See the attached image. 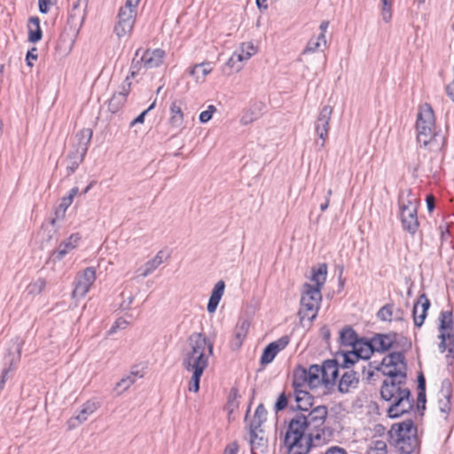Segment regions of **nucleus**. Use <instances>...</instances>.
I'll list each match as a JSON object with an SVG mask.
<instances>
[{
	"label": "nucleus",
	"mask_w": 454,
	"mask_h": 454,
	"mask_svg": "<svg viewBox=\"0 0 454 454\" xmlns=\"http://www.w3.org/2000/svg\"><path fill=\"white\" fill-rule=\"evenodd\" d=\"M37 51V49L36 48H32L30 51H28L27 52V55H26V62H27V65L29 66V67H33V63L31 60H35L37 59L38 58V55L36 53Z\"/></svg>",
	"instance_id": "obj_56"
},
{
	"label": "nucleus",
	"mask_w": 454,
	"mask_h": 454,
	"mask_svg": "<svg viewBox=\"0 0 454 454\" xmlns=\"http://www.w3.org/2000/svg\"><path fill=\"white\" fill-rule=\"evenodd\" d=\"M389 434L395 442L406 439L407 436L417 434V429L414 427L413 421L407 419L402 423L393 425Z\"/></svg>",
	"instance_id": "obj_11"
},
{
	"label": "nucleus",
	"mask_w": 454,
	"mask_h": 454,
	"mask_svg": "<svg viewBox=\"0 0 454 454\" xmlns=\"http://www.w3.org/2000/svg\"><path fill=\"white\" fill-rule=\"evenodd\" d=\"M91 129H82L75 135L76 144L69 152L68 165L67 166V176H69L75 172L79 165L83 161L88 151V145L92 138Z\"/></svg>",
	"instance_id": "obj_5"
},
{
	"label": "nucleus",
	"mask_w": 454,
	"mask_h": 454,
	"mask_svg": "<svg viewBox=\"0 0 454 454\" xmlns=\"http://www.w3.org/2000/svg\"><path fill=\"white\" fill-rule=\"evenodd\" d=\"M290 339L287 335L282 336L278 340L273 341V345L276 347L277 351L280 352L283 350L289 343Z\"/></svg>",
	"instance_id": "obj_54"
},
{
	"label": "nucleus",
	"mask_w": 454,
	"mask_h": 454,
	"mask_svg": "<svg viewBox=\"0 0 454 454\" xmlns=\"http://www.w3.org/2000/svg\"><path fill=\"white\" fill-rule=\"evenodd\" d=\"M372 353L374 350L369 340H360L351 351L342 353L338 359H341L342 369H348L351 365L359 363L360 360L366 363Z\"/></svg>",
	"instance_id": "obj_7"
},
{
	"label": "nucleus",
	"mask_w": 454,
	"mask_h": 454,
	"mask_svg": "<svg viewBox=\"0 0 454 454\" xmlns=\"http://www.w3.org/2000/svg\"><path fill=\"white\" fill-rule=\"evenodd\" d=\"M132 319V314H125V316L118 317L108 330L107 334H114L119 330L125 329L131 323Z\"/></svg>",
	"instance_id": "obj_41"
},
{
	"label": "nucleus",
	"mask_w": 454,
	"mask_h": 454,
	"mask_svg": "<svg viewBox=\"0 0 454 454\" xmlns=\"http://www.w3.org/2000/svg\"><path fill=\"white\" fill-rule=\"evenodd\" d=\"M321 301V289L313 287L312 285L305 283L300 301L301 308L307 311L315 310L317 312Z\"/></svg>",
	"instance_id": "obj_8"
},
{
	"label": "nucleus",
	"mask_w": 454,
	"mask_h": 454,
	"mask_svg": "<svg viewBox=\"0 0 454 454\" xmlns=\"http://www.w3.org/2000/svg\"><path fill=\"white\" fill-rule=\"evenodd\" d=\"M163 262V251H159L157 254L150 261L145 262L143 267L141 276L143 278L152 274Z\"/></svg>",
	"instance_id": "obj_37"
},
{
	"label": "nucleus",
	"mask_w": 454,
	"mask_h": 454,
	"mask_svg": "<svg viewBox=\"0 0 454 454\" xmlns=\"http://www.w3.org/2000/svg\"><path fill=\"white\" fill-rule=\"evenodd\" d=\"M182 101L175 100L170 106L169 122L173 127L180 128L184 122V113L182 110Z\"/></svg>",
	"instance_id": "obj_29"
},
{
	"label": "nucleus",
	"mask_w": 454,
	"mask_h": 454,
	"mask_svg": "<svg viewBox=\"0 0 454 454\" xmlns=\"http://www.w3.org/2000/svg\"><path fill=\"white\" fill-rule=\"evenodd\" d=\"M214 343L202 333H192L188 340V348L184 353L182 364L189 372H204L208 359L213 356Z\"/></svg>",
	"instance_id": "obj_4"
},
{
	"label": "nucleus",
	"mask_w": 454,
	"mask_h": 454,
	"mask_svg": "<svg viewBox=\"0 0 454 454\" xmlns=\"http://www.w3.org/2000/svg\"><path fill=\"white\" fill-rule=\"evenodd\" d=\"M327 414L325 405H317L307 414H296L289 422L285 437L287 454H307L312 445L325 442L332 434L325 427Z\"/></svg>",
	"instance_id": "obj_1"
},
{
	"label": "nucleus",
	"mask_w": 454,
	"mask_h": 454,
	"mask_svg": "<svg viewBox=\"0 0 454 454\" xmlns=\"http://www.w3.org/2000/svg\"><path fill=\"white\" fill-rule=\"evenodd\" d=\"M288 403V396L286 395L285 392L281 393L275 403V411L276 412H278L280 411H283Z\"/></svg>",
	"instance_id": "obj_50"
},
{
	"label": "nucleus",
	"mask_w": 454,
	"mask_h": 454,
	"mask_svg": "<svg viewBox=\"0 0 454 454\" xmlns=\"http://www.w3.org/2000/svg\"><path fill=\"white\" fill-rule=\"evenodd\" d=\"M121 296L123 299H125V297L128 299V303H126L125 300L121 302V309H123V310L129 309L130 308L129 306L132 302V300H133L132 294H127L125 292H122Z\"/></svg>",
	"instance_id": "obj_60"
},
{
	"label": "nucleus",
	"mask_w": 454,
	"mask_h": 454,
	"mask_svg": "<svg viewBox=\"0 0 454 454\" xmlns=\"http://www.w3.org/2000/svg\"><path fill=\"white\" fill-rule=\"evenodd\" d=\"M383 374L387 376L381 386L380 395L386 401H393L387 410L390 418H397L413 407V399L411 391L405 387L406 372L382 370Z\"/></svg>",
	"instance_id": "obj_2"
},
{
	"label": "nucleus",
	"mask_w": 454,
	"mask_h": 454,
	"mask_svg": "<svg viewBox=\"0 0 454 454\" xmlns=\"http://www.w3.org/2000/svg\"><path fill=\"white\" fill-rule=\"evenodd\" d=\"M225 284L223 280L218 281L211 293L209 301L207 302V312H215L223 294Z\"/></svg>",
	"instance_id": "obj_25"
},
{
	"label": "nucleus",
	"mask_w": 454,
	"mask_h": 454,
	"mask_svg": "<svg viewBox=\"0 0 454 454\" xmlns=\"http://www.w3.org/2000/svg\"><path fill=\"white\" fill-rule=\"evenodd\" d=\"M451 384L447 379L442 381L441 390L439 392L438 406L441 412L445 417L450 411Z\"/></svg>",
	"instance_id": "obj_17"
},
{
	"label": "nucleus",
	"mask_w": 454,
	"mask_h": 454,
	"mask_svg": "<svg viewBox=\"0 0 454 454\" xmlns=\"http://www.w3.org/2000/svg\"><path fill=\"white\" fill-rule=\"evenodd\" d=\"M446 93L450 98V99L454 102V65H453V80H452L451 83L447 85Z\"/></svg>",
	"instance_id": "obj_64"
},
{
	"label": "nucleus",
	"mask_w": 454,
	"mask_h": 454,
	"mask_svg": "<svg viewBox=\"0 0 454 454\" xmlns=\"http://www.w3.org/2000/svg\"><path fill=\"white\" fill-rule=\"evenodd\" d=\"M95 280L96 269L94 267L86 268L83 272L75 278L74 288L72 293L73 297H84Z\"/></svg>",
	"instance_id": "obj_9"
},
{
	"label": "nucleus",
	"mask_w": 454,
	"mask_h": 454,
	"mask_svg": "<svg viewBox=\"0 0 454 454\" xmlns=\"http://www.w3.org/2000/svg\"><path fill=\"white\" fill-rule=\"evenodd\" d=\"M295 402L297 403V409L302 411H309L313 406V396L304 389H298L294 391Z\"/></svg>",
	"instance_id": "obj_26"
},
{
	"label": "nucleus",
	"mask_w": 454,
	"mask_h": 454,
	"mask_svg": "<svg viewBox=\"0 0 454 454\" xmlns=\"http://www.w3.org/2000/svg\"><path fill=\"white\" fill-rule=\"evenodd\" d=\"M249 327L250 320L248 318H239L234 329V339L231 343L232 349H239L241 347Z\"/></svg>",
	"instance_id": "obj_19"
},
{
	"label": "nucleus",
	"mask_w": 454,
	"mask_h": 454,
	"mask_svg": "<svg viewBox=\"0 0 454 454\" xmlns=\"http://www.w3.org/2000/svg\"><path fill=\"white\" fill-rule=\"evenodd\" d=\"M382 4V19L385 22H388L392 18L391 6L392 0H380Z\"/></svg>",
	"instance_id": "obj_48"
},
{
	"label": "nucleus",
	"mask_w": 454,
	"mask_h": 454,
	"mask_svg": "<svg viewBox=\"0 0 454 454\" xmlns=\"http://www.w3.org/2000/svg\"><path fill=\"white\" fill-rule=\"evenodd\" d=\"M87 5L88 0H77L74 2L69 12L68 20L74 22L75 20H80L82 22L85 19Z\"/></svg>",
	"instance_id": "obj_33"
},
{
	"label": "nucleus",
	"mask_w": 454,
	"mask_h": 454,
	"mask_svg": "<svg viewBox=\"0 0 454 454\" xmlns=\"http://www.w3.org/2000/svg\"><path fill=\"white\" fill-rule=\"evenodd\" d=\"M333 113V107L330 106H325L320 110L319 115L316 121L315 131L318 137L322 140L320 144L317 142L321 148L325 146V142L328 137L329 131V121Z\"/></svg>",
	"instance_id": "obj_10"
},
{
	"label": "nucleus",
	"mask_w": 454,
	"mask_h": 454,
	"mask_svg": "<svg viewBox=\"0 0 454 454\" xmlns=\"http://www.w3.org/2000/svg\"><path fill=\"white\" fill-rule=\"evenodd\" d=\"M97 409L98 405L94 402L89 401L83 403L79 412L68 420L69 428H74L85 422L89 416L93 414Z\"/></svg>",
	"instance_id": "obj_16"
},
{
	"label": "nucleus",
	"mask_w": 454,
	"mask_h": 454,
	"mask_svg": "<svg viewBox=\"0 0 454 454\" xmlns=\"http://www.w3.org/2000/svg\"><path fill=\"white\" fill-rule=\"evenodd\" d=\"M278 351H277L276 347L270 342L263 350L262 355L261 356V364H268L275 358Z\"/></svg>",
	"instance_id": "obj_44"
},
{
	"label": "nucleus",
	"mask_w": 454,
	"mask_h": 454,
	"mask_svg": "<svg viewBox=\"0 0 454 454\" xmlns=\"http://www.w3.org/2000/svg\"><path fill=\"white\" fill-rule=\"evenodd\" d=\"M320 42H317L316 39H310L303 52H314L320 47Z\"/></svg>",
	"instance_id": "obj_57"
},
{
	"label": "nucleus",
	"mask_w": 454,
	"mask_h": 454,
	"mask_svg": "<svg viewBox=\"0 0 454 454\" xmlns=\"http://www.w3.org/2000/svg\"><path fill=\"white\" fill-rule=\"evenodd\" d=\"M250 444L253 454H255L254 450H256L263 451L267 445V440L264 438L262 429H255L254 431L250 429Z\"/></svg>",
	"instance_id": "obj_30"
},
{
	"label": "nucleus",
	"mask_w": 454,
	"mask_h": 454,
	"mask_svg": "<svg viewBox=\"0 0 454 454\" xmlns=\"http://www.w3.org/2000/svg\"><path fill=\"white\" fill-rule=\"evenodd\" d=\"M414 325L418 327H420L427 316V314H412Z\"/></svg>",
	"instance_id": "obj_61"
},
{
	"label": "nucleus",
	"mask_w": 454,
	"mask_h": 454,
	"mask_svg": "<svg viewBox=\"0 0 454 454\" xmlns=\"http://www.w3.org/2000/svg\"><path fill=\"white\" fill-rule=\"evenodd\" d=\"M419 204V198L412 193L411 190H404L400 192L398 196L399 210L406 208H416L418 210Z\"/></svg>",
	"instance_id": "obj_23"
},
{
	"label": "nucleus",
	"mask_w": 454,
	"mask_h": 454,
	"mask_svg": "<svg viewBox=\"0 0 454 454\" xmlns=\"http://www.w3.org/2000/svg\"><path fill=\"white\" fill-rule=\"evenodd\" d=\"M243 60H245L243 53L234 52L228 59L227 66L238 72L242 68L240 63Z\"/></svg>",
	"instance_id": "obj_46"
},
{
	"label": "nucleus",
	"mask_w": 454,
	"mask_h": 454,
	"mask_svg": "<svg viewBox=\"0 0 454 454\" xmlns=\"http://www.w3.org/2000/svg\"><path fill=\"white\" fill-rule=\"evenodd\" d=\"M438 339L440 340L439 351L441 353L447 351V359H452L454 357V337H450L449 333H440Z\"/></svg>",
	"instance_id": "obj_31"
},
{
	"label": "nucleus",
	"mask_w": 454,
	"mask_h": 454,
	"mask_svg": "<svg viewBox=\"0 0 454 454\" xmlns=\"http://www.w3.org/2000/svg\"><path fill=\"white\" fill-rule=\"evenodd\" d=\"M141 51L142 49L139 48L135 52L130 65L129 75H128L129 78L135 77L140 72L141 68L144 67V58L142 55L140 56Z\"/></svg>",
	"instance_id": "obj_42"
},
{
	"label": "nucleus",
	"mask_w": 454,
	"mask_h": 454,
	"mask_svg": "<svg viewBox=\"0 0 454 454\" xmlns=\"http://www.w3.org/2000/svg\"><path fill=\"white\" fill-rule=\"evenodd\" d=\"M192 376L189 383V391L196 393L200 389V377L202 376L203 372H192Z\"/></svg>",
	"instance_id": "obj_49"
},
{
	"label": "nucleus",
	"mask_w": 454,
	"mask_h": 454,
	"mask_svg": "<svg viewBox=\"0 0 454 454\" xmlns=\"http://www.w3.org/2000/svg\"><path fill=\"white\" fill-rule=\"evenodd\" d=\"M51 0H38L39 12L43 14H46L50 11Z\"/></svg>",
	"instance_id": "obj_59"
},
{
	"label": "nucleus",
	"mask_w": 454,
	"mask_h": 454,
	"mask_svg": "<svg viewBox=\"0 0 454 454\" xmlns=\"http://www.w3.org/2000/svg\"><path fill=\"white\" fill-rule=\"evenodd\" d=\"M138 4L136 1L131 3V0H126L125 5L120 8L117 15V23L114 29L119 38L131 33L136 20Z\"/></svg>",
	"instance_id": "obj_6"
},
{
	"label": "nucleus",
	"mask_w": 454,
	"mask_h": 454,
	"mask_svg": "<svg viewBox=\"0 0 454 454\" xmlns=\"http://www.w3.org/2000/svg\"><path fill=\"white\" fill-rule=\"evenodd\" d=\"M142 56L144 58V67L145 69H152L162 64L165 52L161 49L146 50L143 51Z\"/></svg>",
	"instance_id": "obj_20"
},
{
	"label": "nucleus",
	"mask_w": 454,
	"mask_h": 454,
	"mask_svg": "<svg viewBox=\"0 0 454 454\" xmlns=\"http://www.w3.org/2000/svg\"><path fill=\"white\" fill-rule=\"evenodd\" d=\"M400 220L404 231L414 235L419 227L418 220V210L416 208H404L400 210Z\"/></svg>",
	"instance_id": "obj_12"
},
{
	"label": "nucleus",
	"mask_w": 454,
	"mask_h": 454,
	"mask_svg": "<svg viewBox=\"0 0 454 454\" xmlns=\"http://www.w3.org/2000/svg\"><path fill=\"white\" fill-rule=\"evenodd\" d=\"M46 284L47 282L44 278H39L35 281L30 283L27 290L30 294H39L44 290Z\"/></svg>",
	"instance_id": "obj_45"
},
{
	"label": "nucleus",
	"mask_w": 454,
	"mask_h": 454,
	"mask_svg": "<svg viewBox=\"0 0 454 454\" xmlns=\"http://www.w3.org/2000/svg\"><path fill=\"white\" fill-rule=\"evenodd\" d=\"M373 449L378 451V454H387V444L383 441H375L373 442Z\"/></svg>",
	"instance_id": "obj_58"
},
{
	"label": "nucleus",
	"mask_w": 454,
	"mask_h": 454,
	"mask_svg": "<svg viewBox=\"0 0 454 454\" xmlns=\"http://www.w3.org/2000/svg\"><path fill=\"white\" fill-rule=\"evenodd\" d=\"M325 454H348L347 451L339 446L330 447L326 450Z\"/></svg>",
	"instance_id": "obj_63"
},
{
	"label": "nucleus",
	"mask_w": 454,
	"mask_h": 454,
	"mask_svg": "<svg viewBox=\"0 0 454 454\" xmlns=\"http://www.w3.org/2000/svg\"><path fill=\"white\" fill-rule=\"evenodd\" d=\"M327 264L323 262L318 264L317 267H312L311 269V281L315 283L313 287H317L321 289V287L324 286L326 276H327Z\"/></svg>",
	"instance_id": "obj_28"
},
{
	"label": "nucleus",
	"mask_w": 454,
	"mask_h": 454,
	"mask_svg": "<svg viewBox=\"0 0 454 454\" xmlns=\"http://www.w3.org/2000/svg\"><path fill=\"white\" fill-rule=\"evenodd\" d=\"M417 141L430 151H441L446 138L436 130L434 111L429 104L420 106L416 121Z\"/></svg>",
	"instance_id": "obj_3"
},
{
	"label": "nucleus",
	"mask_w": 454,
	"mask_h": 454,
	"mask_svg": "<svg viewBox=\"0 0 454 454\" xmlns=\"http://www.w3.org/2000/svg\"><path fill=\"white\" fill-rule=\"evenodd\" d=\"M323 375V384L329 387L333 386L339 376V364L335 360H326L320 366Z\"/></svg>",
	"instance_id": "obj_14"
},
{
	"label": "nucleus",
	"mask_w": 454,
	"mask_h": 454,
	"mask_svg": "<svg viewBox=\"0 0 454 454\" xmlns=\"http://www.w3.org/2000/svg\"><path fill=\"white\" fill-rule=\"evenodd\" d=\"M211 71L212 68L209 67V63H200L191 67L189 74L199 81L200 78L204 79Z\"/></svg>",
	"instance_id": "obj_40"
},
{
	"label": "nucleus",
	"mask_w": 454,
	"mask_h": 454,
	"mask_svg": "<svg viewBox=\"0 0 454 454\" xmlns=\"http://www.w3.org/2000/svg\"><path fill=\"white\" fill-rule=\"evenodd\" d=\"M358 383V377L356 372L352 370L345 371L339 381V391L341 393H348L351 387H356Z\"/></svg>",
	"instance_id": "obj_24"
},
{
	"label": "nucleus",
	"mask_w": 454,
	"mask_h": 454,
	"mask_svg": "<svg viewBox=\"0 0 454 454\" xmlns=\"http://www.w3.org/2000/svg\"><path fill=\"white\" fill-rule=\"evenodd\" d=\"M419 307L421 308V312H427L429 309L430 301L424 294L419 295L417 301L414 302L411 312H418Z\"/></svg>",
	"instance_id": "obj_47"
},
{
	"label": "nucleus",
	"mask_w": 454,
	"mask_h": 454,
	"mask_svg": "<svg viewBox=\"0 0 454 454\" xmlns=\"http://www.w3.org/2000/svg\"><path fill=\"white\" fill-rule=\"evenodd\" d=\"M368 340L374 352H385L392 347L394 343V337L389 334L379 333Z\"/></svg>",
	"instance_id": "obj_22"
},
{
	"label": "nucleus",
	"mask_w": 454,
	"mask_h": 454,
	"mask_svg": "<svg viewBox=\"0 0 454 454\" xmlns=\"http://www.w3.org/2000/svg\"><path fill=\"white\" fill-rule=\"evenodd\" d=\"M239 450V445L236 442L228 444L224 450V454H237Z\"/></svg>",
	"instance_id": "obj_62"
},
{
	"label": "nucleus",
	"mask_w": 454,
	"mask_h": 454,
	"mask_svg": "<svg viewBox=\"0 0 454 454\" xmlns=\"http://www.w3.org/2000/svg\"><path fill=\"white\" fill-rule=\"evenodd\" d=\"M265 105L261 101L254 102L247 109H246L240 118L242 125H248L257 120L262 114Z\"/></svg>",
	"instance_id": "obj_21"
},
{
	"label": "nucleus",
	"mask_w": 454,
	"mask_h": 454,
	"mask_svg": "<svg viewBox=\"0 0 454 454\" xmlns=\"http://www.w3.org/2000/svg\"><path fill=\"white\" fill-rule=\"evenodd\" d=\"M71 204L70 198H62L59 207L55 209V217L51 220V225H54L58 219L65 217L66 211Z\"/></svg>",
	"instance_id": "obj_43"
},
{
	"label": "nucleus",
	"mask_w": 454,
	"mask_h": 454,
	"mask_svg": "<svg viewBox=\"0 0 454 454\" xmlns=\"http://www.w3.org/2000/svg\"><path fill=\"white\" fill-rule=\"evenodd\" d=\"M453 314H442L440 317L439 331L440 333H449L454 337V320Z\"/></svg>",
	"instance_id": "obj_38"
},
{
	"label": "nucleus",
	"mask_w": 454,
	"mask_h": 454,
	"mask_svg": "<svg viewBox=\"0 0 454 454\" xmlns=\"http://www.w3.org/2000/svg\"><path fill=\"white\" fill-rule=\"evenodd\" d=\"M81 237L78 233L72 234L68 239L62 241L59 247L51 253L53 261H60L72 249L76 247Z\"/></svg>",
	"instance_id": "obj_18"
},
{
	"label": "nucleus",
	"mask_w": 454,
	"mask_h": 454,
	"mask_svg": "<svg viewBox=\"0 0 454 454\" xmlns=\"http://www.w3.org/2000/svg\"><path fill=\"white\" fill-rule=\"evenodd\" d=\"M136 382V379L134 376H130L129 374L124 378H122L118 383L117 387H122L123 390H127L130 386H132Z\"/></svg>",
	"instance_id": "obj_53"
},
{
	"label": "nucleus",
	"mask_w": 454,
	"mask_h": 454,
	"mask_svg": "<svg viewBox=\"0 0 454 454\" xmlns=\"http://www.w3.org/2000/svg\"><path fill=\"white\" fill-rule=\"evenodd\" d=\"M383 370L391 372H405L406 364L404 363V356L401 352H393L386 356L381 363Z\"/></svg>",
	"instance_id": "obj_15"
},
{
	"label": "nucleus",
	"mask_w": 454,
	"mask_h": 454,
	"mask_svg": "<svg viewBox=\"0 0 454 454\" xmlns=\"http://www.w3.org/2000/svg\"><path fill=\"white\" fill-rule=\"evenodd\" d=\"M308 385V377L306 368L298 367L294 371L293 374V387L294 391L302 389L303 387Z\"/></svg>",
	"instance_id": "obj_36"
},
{
	"label": "nucleus",
	"mask_w": 454,
	"mask_h": 454,
	"mask_svg": "<svg viewBox=\"0 0 454 454\" xmlns=\"http://www.w3.org/2000/svg\"><path fill=\"white\" fill-rule=\"evenodd\" d=\"M395 443L402 453L411 454L415 450L418 443L417 434L407 436L406 439L395 442Z\"/></svg>",
	"instance_id": "obj_35"
},
{
	"label": "nucleus",
	"mask_w": 454,
	"mask_h": 454,
	"mask_svg": "<svg viewBox=\"0 0 454 454\" xmlns=\"http://www.w3.org/2000/svg\"><path fill=\"white\" fill-rule=\"evenodd\" d=\"M267 411L262 404H259L255 410L254 418L250 423V429H262V423L266 420Z\"/></svg>",
	"instance_id": "obj_39"
},
{
	"label": "nucleus",
	"mask_w": 454,
	"mask_h": 454,
	"mask_svg": "<svg viewBox=\"0 0 454 454\" xmlns=\"http://www.w3.org/2000/svg\"><path fill=\"white\" fill-rule=\"evenodd\" d=\"M340 340L343 346L354 347L360 340L350 326H345L340 332Z\"/></svg>",
	"instance_id": "obj_34"
},
{
	"label": "nucleus",
	"mask_w": 454,
	"mask_h": 454,
	"mask_svg": "<svg viewBox=\"0 0 454 454\" xmlns=\"http://www.w3.org/2000/svg\"><path fill=\"white\" fill-rule=\"evenodd\" d=\"M155 106V102H153L150 106L143 111L138 116H137L134 120H132L129 123V127H134L135 125L138 123H143L145 121V117L148 114L149 111L153 109Z\"/></svg>",
	"instance_id": "obj_51"
},
{
	"label": "nucleus",
	"mask_w": 454,
	"mask_h": 454,
	"mask_svg": "<svg viewBox=\"0 0 454 454\" xmlns=\"http://www.w3.org/2000/svg\"><path fill=\"white\" fill-rule=\"evenodd\" d=\"M144 369L145 368L139 364L134 365V366H132V368L130 370L129 375L134 376V379H136V380L141 379L144 377V374H145Z\"/></svg>",
	"instance_id": "obj_55"
},
{
	"label": "nucleus",
	"mask_w": 454,
	"mask_h": 454,
	"mask_svg": "<svg viewBox=\"0 0 454 454\" xmlns=\"http://www.w3.org/2000/svg\"><path fill=\"white\" fill-rule=\"evenodd\" d=\"M308 377V386L310 388H316L319 385L323 384V375L321 367L317 364H313L306 369Z\"/></svg>",
	"instance_id": "obj_32"
},
{
	"label": "nucleus",
	"mask_w": 454,
	"mask_h": 454,
	"mask_svg": "<svg viewBox=\"0 0 454 454\" xmlns=\"http://www.w3.org/2000/svg\"><path fill=\"white\" fill-rule=\"evenodd\" d=\"M131 82L127 76L121 86V90L114 93L108 101V109L111 113H117L125 104L127 96L130 91Z\"/></svg>",
	"instance_id": "obj_13"
},
{
	"label": "nucleus",
	"mask_w": 454,
	"mask_h": 454,
	"mask_svg": "<svg viewBox=\"0 0 454 454\" xmlns=\"http://www.w3.org/2000/svg\"><path fill=\"white\" fill-rule=\"evenodd\" d=\"M256 52L254 46L252 43H242L241 52L244 54L245 60L248 59Z\"/></svg>",
	"instance_id": "obj_52"
},
{
	"label": "nucleus",
	"mask_w": 454,
	"mask_h": 454,
	"mask_svg": "<svg viewBox=\"0 0 454 454\" xmlns=\"http://www.w3.org/2000/svg\"><path fill=\"white\" fill-rule=\"evenodd\" d=\"M28 41L35 43L42 39L43 32L40 27V19L36 16L30 17L27 24Z\"/></svg>",
	"instance_id": "obj_27"
}]
</instances>
